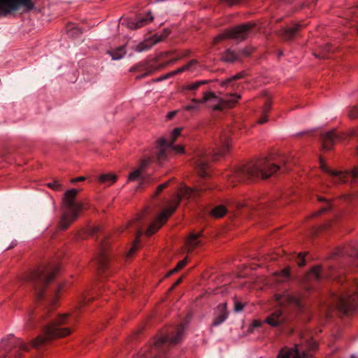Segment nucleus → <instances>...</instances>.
Listing matches in <instances>:
<instances>
[{
    "label": "nucleus",
    "instance_id": "nucleus-37",
    "mask_svg": "<svg viewBox=\"0 0 358 358\" xmlns=\"http://www.w3.org/2000/svg\"><path fill=\"white\" fill-rule=\"evenodd\" d=\"M142 218L141 215H138L136 220L131 222L130 225L131 227H134V229L136 231L137 236L139 237L141 235V231L140 229V222Z\"/></svg>",
    "mask_w": 358,
    "mask_h": 358
},
{
    "label": "nucleus",
    "instance_id": "nucleus-28",
    "mask_svg": "<svg viewBox=\"0 0 358 358\" xmlns=\"http://www.w3.org/2000/svg\"><path fill=\"white\" fill-rule=\"evenodd\" d=\"M227 210L225 208V206L222 205H219L213 208L210 213L212 216L216 218H219L224 215L227 213Z\"/></svg>",
    "mask_w": 358,
    "mask_h": 358
},
{
    "label": "nucleus",
    "instance_id": "nucleus-17",
    "mask_svg": "<svg viewBox=\"0 0 358 358\" xmlns=\"http://www.w3.org/2000/svg\"><path fill=\"white\" fill-rule=\"evenodd\" d=\"M166 138L162 137L157 143L156 148L157 150V157L159 159H164L166 157V150L168 148H170Z\"/></svg>",
    "mask_w": 358,
    "mask_h": 358
},
{
    "label": "nucleus",
    "instance_id": "nucleus-11",
    "mask_svg": "<svg viewBox=\"0 0 358 358\" xmlns=\"http://www.w3.org/2000/svg\"><path fill=\"white\" fill-rule=\"evenodd\" d=\"M148 17H140L136 20H127L123 22L125 26L131 29H136L142 27L150 23L154 18L150 12L148 13Z\"/></svg>",
    "mask_w": 358,
    "mask_h": 358
},
{
    "label": "nucleus",
    "instance_id": "nucleus-22",
    "mask_svg": "<svg viewBox=\"0 0 358 358\" xmlns=\"http://www.w3.org/2000/svg\"><path fill=\"white\" fill-rule=\"evenodd\" d=\"M241 98V94H237V93L229 94V96L228 97L223 99L224 102H227V101L230 102L229 104L226 103V104L224 105V109L226 108L233 107Z\"/></svg>",
    "mask_w": 358,
    "mask_h": 358
},
{
    "label": "nucleus",
    "instance_id": "nucleus-29",
    "mask_svg": "<svg viewBox=\"0 0 358 358\" xmlns=\"http://www.w3.org/2000/svg\"><path fill=\"white\" fill-rule=\"evenodd\" d=\"M229 139L227 136H224L222 139L221 145L217 150V155L219 156L224 155L227 151L229 149Z\"/></svg>",
    "mask_w": 358,
    "mask_h": 358
},
{
    "label": "nucleus",
    "instance_id": "nucleus-25",
    "mask_svg": "<svg viewBox=\"0 0 358 358\" xmlns=\"http://www.w3.org/2000/svg\"><path fill=\"white\" fill-rule=\"evenodd\" d=\"M201 103H203L201 101V99L193 98L191 99V103L184 106L183 109L187 111L197 112L199 110V105Z\"/></svg>",
    "mask_w": 358,
    "mask_h": 358
},
{
    "label": "nucleus",
    "instance_id": "nucleus-60",
    "mask_svg": "<svg viewBox=\"0 0 358 358\" xmlns=\"http://www.w3.org/2000/svg\"><path fill=\"white\" fill-rule=\"evenodd\" d=\"M325 210H327V208H322L320 210V213L324 212V211H325Z\"/></svg>",
    "mask_w": 358,
    "mask_h": 358
},
{
    "label": "nucleus",
    "instance_id": "nucleus-7",
    "mask_svg": "<svg viewBox=\"0 0 358 358\" xmlns=\"http://www.w3.org/2000/svg\"><path fill=\"white\" fill-rule=\"evenodd\" d=\"M251 27V24H245L236 27L231 29H229L224 34L217 36L214 39L215 42H218L226 38L243 40L248 36L249 30Z\"/></svg>",
    "mask_w": 358,
    "mask_h": 358
},
{
    "label": "nucleus",
    "instance_id": "nucleus-16",
    "mask_svg": "<svg viewBox=\"0 0 358 358\" xmlns=\"http://www.w3.org/2000/svg\"><path fill=\"white\" fill-rule=\"evenodd\" d=\"M201 236V233H191L186 240L185 250L187 252H192L196 247L200 245L201 241L199 238Z\"/></svg>",
    "mask_w": 358,
    "mask_h": 358
},
{
    "label": "nucleus",
    "instance_id": "nucleus-18",
    "mask_svg": "<svg viewBox=\"0 0 358 358\" xmlns=\"http://www.w3.org/2000/svg\"><path fill=\"white\" fill-rule=\"evenodd\" d=\"M276 300L278 301V303L280 305L287 303H294L298 305L299 303V299L292 295L289 292H285L283 294L281 295H277L276 296Z\"/></svg>",
    "mask_w": 358,
    "mask_h": 358
},
{
    "label": "nucleus",
    "instance_id": "nucleus-55",
    "mask_svg": "<svg viewBox=\"0 0 358 358\" xmlns=\"http://www.w3.org/2000/svg\"><path fill=\"white\" fill-rule=\"evenodd\" d=\"M178 271V270L176 269V268H175L174 269L170 271L166 275V277H169L171 275H173V273H176Z\"/></svg>",
    "mask_w": 358,
    "mask_h": 358
},
{
    "label": "nucleus",
    "instance_id": "nucleus-32",
    "mask_svg": "<svg viewBox=\"0 0 358 358\" xmlns=\"http://www.w3.org/2000/svg\"><path fill=\"white\" fill-rule=\"evenodd\" d=\"M182 128H175L170 134V137L166 139L170 145H172L175 141L181 135Z\"/></svg>",
    "mask_w": 358,
    "mask_h": 358
},
{
    "label": "nucleus",
    "instance_id": "nucleus-3",
    "mask_svg": "<svg viewBox=\"0 0 358 358\" xmlns=\"http://www.w3.org/2000/svg\"><path fill=\"white\" fill-rule=\"evenodd\" d=\"M69 314L64 313L59 315L52 323L45 327L43 332L45 338L41 336L37 337L32 342V345L34 348H38L43 345L46 339L62 338L70 334L71 332L70 328L62 327V325L69 322Z\"/></svg>",
    "mask_w": 358,
    "mask_h": 358
},
{
    "label": "nucleus",
    "instance_id": "nucleus-30",
    "mask_svg": "<svg viewBox=\"0 0 358 358\" xmlns=\"http://www.w3.org/2000/svg\"><path fill=\"white\" fill-rule=\"evenodd\" d=\"M108 53L110 55L113 59L117 60L122 59L124 56L126 51L124 46H120L115 50L110 51Z\"/></svg>",
    "mask_w": 358,
    "mask_h": 358
},
{
    "label": "nucleus",
    "instance_id": "nucleus-6",
    "mask_svg": "<svg viewBox=\"0 0 358 358\" xmlns=\"http://www.w3.org/2000/svg\"><path fill=\"white\" fill-rule=\"evenodd\" d=\"M34 6L31 0H0V14L6 15L21 7L30 10Z\"/></svg>",
    "mask_w": 358,
    "mask_h": 358
},
{
    "label": "nucleus",
    "instance_id": "nucleus-34",
    "mask_svg": "<svg viewBox=\"0 0 358 358\" xmlns=\"http://www.w3.org/2000/svg\"><path fill=\"white\" fill-rule=\"evenodd\" d=\"M321 277V268L320 266L313 268L308 274L310 279L319 280Z\"/></svg>",
    "mask_w": 358,
    "mask_h": 358
},
{
    "label": "nucleus",
    "instance_id": "nucleus-53",
    "mask_svg": "<svg viewBox=\"0 0 358 358\" xmlns=\"http://www.w3.org/2000/svg\"><path fill=\"white\" fill-rule=\"evenodd\" d=\"M84 180H85V177L84 176H80V177L72 179L71 180V182L74 183V182H78V181H83Z\"/></svg>",
    "mask_w": 358,
    "mask_h": 358
},
{
    "label": "nucleus",
    "instance_id": "nucleus-59",
    "mask_svg": "<svg viewBox=\"0 0 358 358\" xmlns=\"http://www.w3.org/2000/svg\"><path fill=\"white\" fill-rule=\"evenodd\" d=\"M317 199H318L319 201H325V199H324V198H322V197H320V196H318V197H317Z\"/></svg>",
    "mask_w": 358,
    "mask_h": 358
},
{
    "label": "nucleus",
    "instance_id": "nucleus-23",
    "mask_svg": "<svg viewBox=\"0 0 358 358\" xmlns=\"http://www.w3.org/2000/svg\"><path fill=\"white\" fill-rule=\"evenodd\" d=\"M11 341L10 339H2L0 341V358L6 357L8 351L10 348Z\"/></svg>",
    "mask_w": 358,
    "mask_h": 358
},
{
    "label": "nucleus",
    "instance_id": "nucleus-12",
    "mask_svg": "<svg viewBox=\"0 0 358 358\" xmlns=\"http://www.w3.org/2000/svg\"><path fill=\"white\" fill-rule=\"evenodd\" d=\"M306 354L303 352L301 354L299 352L298 345L292 348H283L279 352L278 358H305Z\"/></svg>",
    "mask_w": 358,
    "mask_h": 358
},
{
    "label": "nucleus",
    "instance_id": "nucleus-15",
    "mask_svg": "<svg viewBox=\"0 0 358 358\" xmlns=\"http://www.w3.org/2000/svg\"><path fill=\"white\" fill-rule=\"evenodd\" d=\"M355 300V296L338 297L337 306L341 311H343L345 313H348V311L353 307Z\"/></svg>",
    "mask_w": 358,
    "mask_h": 358
},
{
    "label": "nucleus",
    "instance_id": "nucleus-46",
    "mask_svg": "<svg viewBox=\"0 0 358 358\" xmlns=\"http://www.w3.org/2000/svg\"><path fill=\"white\" fill-rule=\"evenodd\" d=\"M243 307H244L243 303H242L239 301H236V302H235V304H234V310L236 312H240L243 309Z\"/></svg>",
    "mask_w": 358,
    "mask_h": 358
},
{
    "label": "nucleus",
    "instance_id": "nucleus-41",
    "mask_svg": "<svg viewBox=\"0 0 358 358\" xmlns=\"http://www.w3.org/2000/svg\"><path fill=\"white\" fill-rule=\"evenodd\" d=\"M263 323H265L264 321L255 320L249 327V331L252 332L255 328L261 327Z\"/></svg>",
    "mask_w": 358,
    "mask_h": 358
},
{
    "label": "nucleus",
    "instance_id": "nucleus-43",
    "mask_svg": "<svg viewBox=\"0 0 358 358\" xmlns=\"http://www.w3.org/2000/svg\"><path fill=\"white\" fill-rule=\"evenodd\" d=\"M349 116L351 118L357 117L358 116V108L355 106L350 108L349 111Z\"/></svg>",
    "mask_w": 358,
    "mask_h": 358
},
{
    "label": "nucleus",
    "instance_id": "nucleus-5",
    "mask_svg": "<svg viewBox=\"0 0 358 358\" xmlns=\"http://www.w3.org/2000/svg\"><path fill=\"white\" fill-rule=\"evenodd\" d=\"M55 273V270L53 268L41 269L32 271L23 280L31 282L38 297L40 298L43 294L44 286L53 279Z\"/></svg>",
    "mask_w": 358,
    "mask_h": 358
},
{
    "label": "nucleus",
    "instance_id": "nucleus-54",
    "mask_svg": "<svg viewBox=\"0 0 358 358\" xmlns=\"http://www.w3.org/2000/svg\"><path fill=\"white\" fill-rule=\"evenodd\" d=\"M317 347V344L315 341H312L310 344H309V348H310V350H314Z\"/></svg>",
    "mask_w": 358,
    "mask_h": 358
},
{
    "label": "nucleus",
    "instance_id": "nucleus-44",
    "mask_svg": "<svg viewBox=\"0 0 358 358\" xmlns=\"http://www.w3.org/2000/svg\"><path fill=\"white\" fill-rule=\"evenodd\" d=\"M305 255L303 253H299L298 256L299 261L297 262V264L299 266H302L305 264Z\"/></svg>",
    "mask_w": 358,
    "mask_h": 358
},
{
    "label": "nucleus",
    "instance_id": "nucleus-27",
    "mask_svg": "<svg viewBox=\"0 0 358 358\" xmlns=\"http://www.w3.org/2000/svg\"><path fill=\"white\" fill-rule=\"evenodd\" d=\"M143 173L141 169H136L134 171H132L128 177L129 180H136L138 179H142V182L141 185H143L144 183H145L146 179L143 178Z\"/></svg>",
    "mask_w": 358,
    "mask_h": 358
},
{
    "label": "nucleus",
    "instance_id": "nucleus-20",
    "mask_svg": "<svg viewBox=\"0 0 358 358\" xmlns=\"http://www.w3.org/2000/svg\"><path fill=\"white\" fill-rule=\"evenodd\" d=\"M337 138V136L334 134V130L327 132L322 136L323 148L326 150L331 149Z\"/></svg>",
    "mask_w": 358,
    "mask_h": 358
},
{
    "label": "nucleus",
    "instance_id": "nucleus-48",
    "mask_svg": "<svg viewBox=\"0 0 358 358\" xmlns=\"http://www.w3.org/2000/svg\"><path fill=\"white\" fill-rule=\"evenodd\" d=\"M167 185H168V182L159 185L157 189L155 195H157L164 188H165L167 186Z\"/></svg>",
    "mask_w": 358,
    "mask_h": 358
},
{
    "label": "nucleus",
    "instance_id": "nucleus-52",
    "mask_svg": "<svg viewBox=\"0 0 358 358\" xmlns=\"http://www.w3.org/2000/svg\"><path fill=\"white\" fill-rule=\"evenodd\" d=\"M267 121V117L266 115H264V116H262L259 120H258V123L259 124H264Z\"/></svg>",
    "mask_w": 358,
    "mask_h": 358
},
{
    "label": "nucleus",
    "instance_id": "nucleus-45",
    "mask_svg": "<svg viewBox=\"0 0 358 358\" xmlns=\"http://www.w3.org/2000/svg\"><path fill=\"white\" fill-rule=\"evenodd\" d=\"M138 244V241L136 239L134 242L133 246L131 247V248L130 249V250L127 253V256L128 257L132 255V254L136 250L137 245Z\"/></svg>",
    "mask_w": 358,
    "mask_h": 358
},
{
    "label": "nucleus",
    "instance_id": "nucleus-57",
    "mask_svg": "<svg viewBox=\"0 0 358 358\" xmlns=\"http://www.w3.org/2000/svg\"><path fill=\"white\" fill-rule=\"evenodd\" d=\"M241 54L243 55H248L250 54V51L247 49H245L241 52Z\"/></svg>",
    "mask_w": 358,
    "mask_h": 358
},
{
    "label": "nucleus",
    "instance_id": "nucleus-56",
    "mask_svg": "<svg viewBox=\"0 0 358 358\" xmlns=\"http://www.w3.org/2000/svg\"><path fill=\"white\" fill-rule=\"evenodd\" d=\"M181 282V278H179L175 283L174 285L171 287V288L170 289V290H172L176 286H177L180 282Z\"/></svg>",
    "mask_w": 358,
    "mask_h": 358
},
{
    "label": "nucleus",
    "instance_id": "nucleus-40",
    "mask_svg": "<svg viewBox=\"0 0 358 358\" xmlns=\"http://www.w3.org/2000/svg\"><path fill=\"white\" fill-rule=\"evenodd\" d=\"M275 275L281 278L280 280H278L279 281H283L289 276V269L285 268L280 273H276Z\"/></svg>",
    "mask_w": 358,
    "mask_h": 358
},
{
    "label": "nucleus",
    "instance_id": "nucleus-10",
    "mask_svg": "<svg viewBox=\"0 0 358 358\" xmlns=\"http://www.w3.org/2000/svg\"><path fill=\"white\" fill-rule=\"evenodd\" d=\"M184 331L185 327L183 325H180L177 328L175 336L169 338L166 336H159V337L155 338L154 345L156 347H158L164 343H170L171 344L178 343L182 338Z\"/></svg>",
    "mask_w": 358,
    "mask_h": 358
},
{
    "label": "nucleus",
    "instance_id": "nucleus-50",
    "mask_svg": "<svg viewBox=\"0 0 358 358\" xmlns=\"http://www.w3.org/2000/svg\"><path fill=\"white\" fill-rule=\"evenodd\" d=\"M229 6H232L234 4L238 3L240 0H223Z\"/></svg>",
    "mask_w": 358,
    "mask_h": 358
},
{
    "label": "nucleus",
    "instance_id": "nucleus-9",
    "mask_svg": "<svg viewBox=\"0 0 358 358\" xmlns=\"http://www.w3.org/2000/svg\"><path fill=\"white\" fill-rule=\"evenodd\" d=\"M320 168L321 169L327 173L331 174L333 178L334 183L345 182L347 181V178L349 176L358 177V168L354 169L350 172H338L336 171L329 170L324 164V162L320 159Z\"/></svg>",
    "mask_w": 358,
    "mask_h": 358
},
{
    "label": "nucleus",
    "instance_id": "nucleus-8",
    "mask_svg": "<svg viewBox=\"0 0 358 358\" xmlns=\"http://www.w3.org/2000/svg\"><path fill=\"white\" fill-rule=\"evenodd\" d=\"M201 101L213 110H222L224 109V105L226 104V102L223 101V98L216 95L212 91L204 92ZM229 103V101H227V103Z\"/></svg>",
    "mask_w": 358,
    "mask_h": 358
},
{
    "label": "nucleus",
    "instance_id": "nucleus-62",
    "mask_svg": "<svg viewBox=\"0 0 358 358\" xmlns=\"http://www.w3.org/2000/svg\"><path fill=\"white\" fill-rule=\"evenodd\" d=\"M357 155H358V148H357Z\"/></svg>",
    "mask_w": 358,
    "mask_h": 358
},
{
    "label": "nucleus",
    "instance_id": "nucleus-42",
    "mask_svg": "<svg viewBox=\"0 0 358 358\" xmlns=\"http://www.w3.org/2000/svg\"><path fill=\"white\" fill-rule=\"evenodd\" d=\"M170 148H171L173 150H174L176 153L178 154H182L185 152V148L181 145H173L172 144V145L170 146Z\"/></svg>",
    "mask_w": 358,
    "mask_h": 358
},
{
    "label": "nucleus",
    "instance_id": "nucleus-47",
    "mask_svg": "<svg viewBox=\"0 0 358 358\" xmlns=\"http://www.w3.org/2000/svg\"><path fill=\"white\" fill-rule=\"evenodd\" d=\"M186 264H187V259H184L183 260L178 262V264L176 266V269L178 271L181 269L182 267H184L185 266Z\"/></svg>",
    "mask_w": 358,
    "mask_h": 358
},
{
    "label": "nucleus",
    "instance_id": "nucleus-58",
    "mask_svg": "<svg viewBox=\"0 0 358 358\" xmlns=\"http://www.w3.org/2000/svg\"><path fill=\"white\" fill-rule=\"evenodd\" d=\"M269 109V106H266L264 109V113H266Z\"/></svg>",
    "mask_w": 358,
    "mask_h": 358
},
{
    "label": "nucleus",
    "instance_id": "nucleus-21",
    "mask_svg": "<svg viewBox=\"0 0 358 358\" xmlns=\"http://www.w3.org/2000/svg\"><path fill=\"white\" fill-rule=\"evenodd\" d=\"M98 180L100 183L110 186L116 182L117 176L112 173H103L99 176Z\"/></svg>",
    "mask_w": 358,
    "mask_h": 358
},
{
    "label": "nucleus",
    "instance_id": "nucleus-38",
    "mask_svg": "<svg viewBox=\"0 0 358 358\" xmlns=\"http://www.w3.org/2000/svg\"><path fill=\"white\" fill-rule=\"evenodd\" d=\"M206 167V162H204L203 160H199L196 163L197 171L201 176H204L206 175V173H205Z\"/></svg>",
    "mask_w": 358,
    "mask_h": 358
},
{
    "label": "nucleus",
    "instance_id": "nucleus-19",
    "mask_svg": "<svg viewBox=\"0 0 358 358\" xmlns=\"http://www.w3.org/2000/svg\"><path fill=\"white\" fill-rule=\"evenodd\" d=\"M227 304L222 303L219 305L217 308V311L218 312L217 316L214 319L213 322V326H217L222 324L227 317V313L226 310Z\"/></svg>",
    "mask_w": 358,
    "mask_h": 358
},
{
    "label": "nucleus",
    "instance_id": "nucleus-4",
    "mask_svg": "<svg viewBox=\"0 0 358 358\" xmlns=\"http://www.w3.org/2000/svg\"><path fill=\"white\" fill-rule=\"evenodd\" d=\"M200 191L201 189L198 187L189 188L186 186L182 187L179 192L176 203L165 209L159 214L156 220L149 226L145 232L146 235H152L161 227V226L167 220L169 216L175 210L178 203L182 198L188 199L194 198Z\"/></svg>",
    "mask_w": 358,
    "mask_h": 358
},
{
    "label": "nucleus",
    "instance_id": "nucleus-39",
    "mask_svg": "<svg viewBox=\"0 0 358 358\" xmlns=\"http://www.w3.org/2000/svg\"><path fill=\"white\" fill-rule=\"evenodd\" d=\"M48 187H49L50 188L54 189V190H56V191H58V190H60L61 189V187H62V185L61 183L57 181V180H54L51 182H49L47 184Z\"/></svg>",
    "mask_w": 358,
    "mask_h": 358
},
{
    "label": "nucleus",
    "instance_id": "nucleus-51",
    "mask_svg": "<svg viewBox=\"0 0 358 358\" xmlns=\"http://www.w3.org/2000/svg\"><path fill=\"white\" fill-rule=\"evenodd\" d=\"M176 113H177V110H173V111L169 112L166 115L167 119H171L172 117H173L176 115Z\"/></svg>",
    "mask_w": 358,
    "mask_h": 358
},
{
    "label": "nucleus",
    "instance_id": "nucleus-35",
    "mask_svg": "<svg viewBox=\"0 0 358 358\" xmlns=\"http://www.w3.org/2000/svg\"><path fill=\"white\" fill-rule=\"evenodd\" d=\"M242 77V73H238L232 77H230L225 80L221 82L220 85L222 87H229L230 85L234 86L232 84L233 81L237 79H239Z\"/></svg>",
    "mask_w": 358,
    "mask_h": 358
},
{
    "label": "nucleus",
    "instance_id": "nucleus-61",
    "mask_svg": "<svg viewBox=\"0 0 358 358\" xmlns=\"http://www.w3.org/2000/svg\"><path fill=\"white\" fill-rule=\"evenodd\" d=\"M357 297H358V283H357Z\"/></svg>",
    "mask_w": 358,
    "mask_h": 358
},
{
    "label": "nucleus",
    "instance_id": "nucleus-33",
    "mask_svg": "<svg viewBox=\"0 0 358 358\" xmlns=\"http://www.w3.org/2000/svg\"><path fill=\"white\" fill-rule=\"evenodd\" d=\"M207 83H208L207 80L197 81V82H195V83H190V84H188V85H185L183 87V89L184 90H190V91H195L200 86H201L202 85H204V84H206Z\"/></svg>",
    "mask_w": 358,
    "mask_h": 358
},
{
    "label": "nucleus",
    "instance_id": "nucleus-31",
    "mask_svg": "<svg viewBox=\"0 0 358 358\" xmlns=\"http://www.w3.org/2000/svg\"><path fill=\"white\" fill-rule=\"evenodd\" d=\"M11 341L10 347L15 345L22 350L27 351L29 350L28 345L20 339L9 338Z\"/></svg>",
    "mask_w": 358,
    "mask_h": 358
},
{
    "label": "nucleus",
    "instance_id": "nucleus-13",
    "mask_svg": "<svg viewBox=\"0 0 358 358\" xmlns=\"http://www.w3.org/2000/svg\"><path fill=\"white\" fill-rule=\"evenodd\" d=\"M283 321L284 317L282 314V311L278 309L271 313L264 320V322L271 327H278L281 324Z\"/></svg>",
    "mask_w": 358,
    "mask_h": 358
},
{
    "label": "nucleus",
    "instance_id": "nucleus-24",
    "mask_svg": "<svg viewBox=\"0 0 358 358\" xmlns=\"http://www.w3.org/2000/svg\"><path fill=\"white\" fill-rule=\"evenodd\" d=\"M240 57V54L233 50H228L222 56V60L227 62H233L237 60Z\"/></svg>",
    "mask_w": 358,
    "mask_h": 358
},
{
    "label": "nucleus",
    "instance_id": "nucleus-14",
    "mask_svg": "<svg viewBox=\"0 0 358 358\" xmlns=\"http://www.w3.org/2000/svg\"><path fill=\"white\" fill-rule=\"evenodd\" d=\"M162 40L161 35L155 34L152 38L144 41L136 45V50L138 52H142L150 49L152 45L159 43Z\"/></svg>",
    "mask_w": 358,
    "mask_h": 358
},
{
    "label": "nucleus",
    "instance_id": "nucleus-36",
    "mask_svg": "<svg viewBox=\"0 0 358 358\" xmlns=\"http://www.w3.org/2000/svg\"><path fill=\"white\" fill-rule=\"evenodd\" d=\"M197 63V61L196 60H192L191 62H189L187 64H186L185 66L178 69V70L176 71H174L171 73L172 75H174V74H176V73H182L185 71H187V70H189V71H192V67L195 65Z\"/></svg>",
    "mask_w": 358,
    "mask_h": 358
},
{
    "label": "nucleus",
    "instance_id": "nucleus-26",
    "mask_svg": "<svg viewBox=\"0 0 358 358\" xmlns=\"http://www.w3.org/2000/svg\"><path fill=\"white\" fill-rule=\"evenodd\" d=\"M299 24H295L290 27L282 30L281 34L283 35L285 38L289 39L294 35L296 31L299 29Z\"/></svg>",
    "mask_w": 358,
    "mask_h": 358
},
{
    "label": "nucleus",
    "instance_id": "nucleus-1",
    "mask_svg": "<svg viewBox=\"0 0 358 358\" xmlns=\"http://www.w3.org/2000/svg\"><path fill=\"white\" fill-rule=\"evenodd\" d=\"M279 169V166L267 160H262L255 164L238 168L229 176L231 182L253 179L261 176L267 178Z\"/></svg>",
    "mask_w": 358,
    "mask_h": 358
},
{
    "label": "nucleus",
    "instance_id": "nucleus-49",
    "mask_svg": "<svg viewBox=\"0 0 358 358\" xmlns=\"http://www.w3.org/2000/svg\"><path fill=\"white\" fill-rule=\"evenodd\" d=\"M148 163V162L147 160H143L141 163V164H140V166H139V167L138 169H141L142 171H143L145 168V166H147Z\"/></svg>",
    "mask_w": 358,
    "mask_h": 358
},
{
    "label": "nucleus",
    "instance_id": "nucleus-2",
    "mask_svg": "<svg viewBox=\"0 0 358 358\" xmlns=\"http://www.w3.org/2000/svg\"><path fill=\"white\" fill-rule=\"evenodd\" d=\"M78 190L71 189L66 191L62 200V216L59 222L62 229H66L79 216L83 208L82 202L76 201V197Z\"/></svg>",
    "mask_w": 358,
    "mask_h": 358
}]
</instances>
